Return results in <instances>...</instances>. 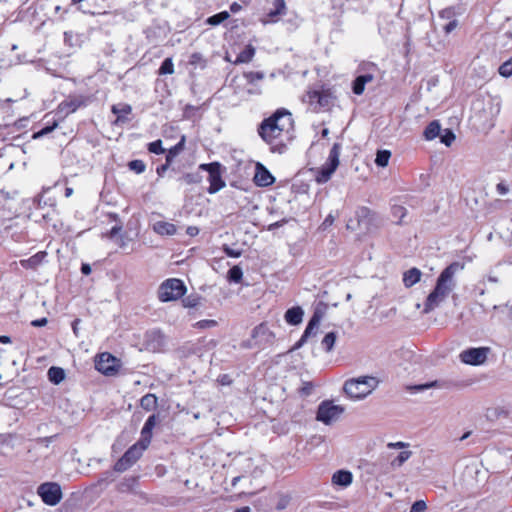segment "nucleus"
Wrapping results in <instances>:
<instances>
[{
	"label": "nucleus",
	"instance_id": "f257e3e1",
	"mask_svg": "<svg viewBox=\"0 0 512 512\" xmlns=\"http://www.w3.org/2000/svg\"><path fill=\"white\" fill-rule=\"evenodd\" d=\"M295 121L292 113L284 107L277 108L265 117L257 127L258 136L271 152L282 154L294 139Z\"/></svg>",
	"mask_w": 512,
	"mask_h": 512
},
{
	"label": "nucleus",
	"instance_id": "f03ea898",
	"mask_svg": "<svg viewBox=\"0 0 512 512\" xmlns=\"http://www.w3.org/2000/svg\"><path fill=\"white\" fill-rule=\"evenodd\" d=\"M337 99L335 88L323 83L308 86L301 96V102L309 111L316 114L332 111Z\"/></svg>",
	"mask_w": 512,
	"mask_h": 512
},
{
	"label": "nucleus",
	"instance_id": "7ed1b4c3",
	"mask_svg": "<svg viewBox=\"0 0 512 512\" xmlns=\"http://www.w3.org/2000/svg\"><path fill=\"white\" fill-rule=\"evenodd\" d=\"M460 268L458 262H453L448 265L439 275L435 288L427 296L424 303V313L433 311L439 304L448 296L454 287V275Z\"/></svg>",
	"mask_w": 512,
	"mask_h": 512
},
{
	"label": "nucleus",
	"instance_id": "20e7f679",
	"mask_svg": "<svg viewBox=\"0 0 512 512\" xmlns=\"http://www.w3.org/2000/svg\"><path fill=\"white\" fill-rule=\"evenodd\" d=\"M378 385L375 377L362 376L349 379L344 384V392L351 399H362L369 395Z\"/></svg>",
	"mask_w": 512,
	"mask_h": 512
},
{
	"label": "nucleus",
	"instance_id": "39448f33",
	"mask_svg": "<svg viewBox=\"0 0 512 512\" xmlns=\"http://www.w3.org/2000/svg\"><path fill=\"white\" fill-rule=\"evenodd\" d=\"M341 145L334 143L330 149L327 161L319 168L312 169L317 184L328 182L340 164Z\"/></svg>",
	"mask_w": 512,
	"mask_h": 512
},
{
	"label": "nucleus",
	"instance_id": "423d86ee",
	"mask_svg": "<svg viewBox=\"0 0 512 512\" xmlns=\"http://www.w3.org/2000/svg\"><path fill=\"white\" fill-rule=\"evenodd\" d=\"M187 292L184 282L178 278H168L158 287L157 297L159 301L166 303L182 298Z\"/></svg>",
	"mask_w": 512,
	"mask_h": 512
},
{
	"label": "nucleus",
	"instance_id": "0eeeda50",
	"mask_svg": "<svg viewBox=\"0 0 512 512\" xmlns=\"http://www.w3.org/2000/svg\"><path fill=\"white\" fill-rule=\"evenodd\" d=\"M199 169L208 173L209 187L207 192L209 194H215L226 186V182L222 177L224 167L220 162L202 163L199 165Z\"/></svg>",
	"mask_w": 512,
	"mask_h": 512
},
{
	"label": "nucleus",
	"instance_id": "6e6552de",
	"mask_svg": "<svg viewBox=\"0 0 512 512\" xmlns=\"http://www.w3.org/2000/svg\"><path fill=\"white\" fill-rule=\"evenodd\" d=\"M120 368V359L109 352H102L95 357V369L105 376H115Z\"/></svg>",
	"mask_w": 512,
	"mask_h": 512
},
{
	"label": "nucleus",
	"instance_id": "1a4fd4ad",
	"mask_svg": "<svg viewBox=\"0 0 512 512\" xmlns=\"http://www.w3.org/2000/svg\"><path fill=\"white\" fill-rule=\"evenodd\" d=\"M37 494L48 506L57 505L62 499V490L56 482H45L38 486Z\"/></svg>",
	"mask_w": 512,
	"mask_h": 512
},
{
	"label": "nucleus",
	"instance_id": "9d476101",
	"mask_svg": "<svg viewBox=\"0 0 512 512\" xmlns=\"http://www.w3.org/2000/svg\"><path fill=\"white\" fill-rule=\"evenodd\" d=\"M144 448L133 444L128 450L119 458L113 466L114 471L122 473L132 467L143 455Z\"/></svg>",
	"mask_w": 512,
	"mask_h": 512
},
{
	"label": "nucleus",
	"instance_id": "9b49d317",
	"mask_svg": "<svg viewBox=\"0 0 512 512\" xmlns=\"http://www.w3.org/2000/svg\"><path fill=\"white\" fill-rule=\"evenodd\" d=\"M343 411V407L334 405L332 401L325 400L318 406L316 419L325 424H330L332 421L336 420Z\"/></svg>",
	"mask_w": 512,
	"mask_h": 512
},
{
	"label": "nucleus",
	"instance_id": "f8f14e48",
	"mask_svg": "<svg viewBox=\"0 0 512 512\" xmlns=\"http://www.w3.org/2000/svg\"><path fill=\"white\" fill-rule=\"evenodd\" d=\"M89 101V97L83 95H69L58 104L57 112L63 116H68L76 112L80 107L86 106Z\"/></svg>",
	"mask_w": 512,
	"mask_h": 512
},
{
	"label": "nucleus",
	"instance_id": "ddd939ff",
	"mask_svg": "<svg viewBox=\"0 0 512 512\" xmlns=\"http://www.w3.org/2000/svg\"><path fill=\"white\" fill-rule=\"evenodd\" d=\"M489 352V347L469 348L462 351L459 358L465 364L478 366L485 363Z\"/></svg>",
	"mask_w": 512,
	"mask_h": 512
},
{
	"label": "nucleus",
	"instance_id": "4468645a",
	"mask_svg": "<svg viewBox=\"0 0 512 512\" xmlns=\"http://www.w3.org/2000/svg\"><path fill=\"white\" fill-rule=\"evenodd\" d=\"M274 181L275 178L270 171L263 164L257 163L253 177L254 184L258 187H268L271 186Z\"/></svg>",
	"mask_w": 512,
	"mask_h": 512
},
{
	"label": "nucleus",
	"instance_id": "2eb2a0df",
	"mask_svg": "<svg viewBox=\"0 0 512 512\" xmlns=\"http://www.w3.org/2000/svg\"><path fill=\"white\" fill-rule=\"evenodd\" d=\"M358 226L364 227L369 230L372 226H375L376 213L368 207L362 206L356 210L355 213Z\"/></svg>",
	"mask_w": 512,
	"mask_h": 512
},
{
	"label": "nucleus",
	"instance_id": "dca6fc26",
	"mask_svg": "<svg viewBox=\"0 0 512 512\" xmlns=\"http://www.w3.org/2000/svg\"><path fill=\"white\" fill-rule=\"evenodd\" d=\"M111 112L116 115L113 124L118 126L129 121L128 116L132 113V107L127 103L112 105Z\"/></svg>",
	"mask_w": 512,
	"mask_h": 512
},
{
	"label": "nucleus",
	"instance_id": "f3484780",
	"mask_svg": "<svg viewBox=\"0 0 512 512\" xmlns=\"http://www.w3.org/2000/svg\"><path fill=\"white\" fill-rule=\"evenodd\" d=\"M251 337L252 339H262L269 342L275 339V333L269 329L267 322H261L254 327Z\"/></svg>",
	"mask_w": 512,
	"mask_h": 512
},
{
	"label": "nucleus",
	"instance_id": "a211bd4d",
	"mask_svg": "<svg viewBox=\"0 0 512 512\" xmlns=\"http://www.w3.org/2000/svg\"><path fill=\"white\" fill-rule=\"evenodd\" d=\"M47 255L48 254L46 251H39L36 254L29 257L28 259L20 260V265L24 269L35 270L38 268V266H40L43 263V261L46 259Z\"/></svg>",
	"mask_w": 512,
	"mask_h": 512
},
{
	"label": "nucleus",
	"instance_id": "6ab92c4d",
	"mask_svg": "<svg viewBox=\"0 0 512 512\" xmlns=\"http://www.w3.org/2000/svg\"><path fill=\"white\" fill-rule=\"evenodd\" d=\"M374 80L372 74H364L357 76L352 83V91L355 95H362L365 90V85Z\"/></svg>",
	"mask_w": 512,
	"mask_h": 512
},
{
	"label": "nucleus",
	"instance_id": "aec40b11",
	"mask_svg": "<svg viewBox=\"0 0 512 512\" xmlns=\"http://www.w3.org/2000/svg\"><path fill=\"white\" fill-rule=\"evenodd\" d=\"M353 475L348 470H338L332 476L333 485L347 487L352 483Z\"/></svg>",
	"mask_w": 512,
	"mask_h": 512
},
{
	"label": "nucleus",
	"instance_id": "412c9836",
	"mask_svg": "<svg viewBox=\"0 0 512 512\" xmlns=\"http://www.w3.org/2000/svg\"><path fill=\"white\" fill-rule=\"evenodd\" d=\"M422 272L416 268H410L409 270L403 273V284L406 288H410L416 283H418L421 279Z\"/></svg>",
	"mask_w": 512,
	"mask_h": 512
},
{
	"label": "nucleus",
	"instance_id": "4be33fe9",
	"mask_svg": "<svg viewBox=\"0 0 512 512\" xmlns=\"http://www.w3.org/2000/svg\"><path fill=\"white\" fill-rule=\"evenodd\" d=\"M319 322H320V316L315 313L312 318L310 319L306 329L304 330V333L303 335L301 336L300 340L297 342L296 344V347H300L302 346L306 340L308 339V337L312 334H314V329H316L319 325Z\"/></svg>",
	"mask_w": 512,
	"mask_h": 512
},
{
	"label": "nucleus",
	"instance_id": "5701e85b",
	"mask_svg": "<svg viewBox=\"0 0 512 512\" xmlns=\"http://www.w3.org/2000/svg\"><path fill=\"white\" fill-rule=\"evenodd\" d=\"M303 310L300 306L289 308L284 315L285 321L290 325H298L303 319Z\"/></svg>",
	"mask_w": 512,
	"mask_h": 512
},
{
	"label": "nucleus",
	"instance_id": "b1692460",
	"mask_svg": "<svg viewBox=\"0 0 512 512\" xmlns=\"http://www.w3.org/2000/svg\"><path fill=\"white\" fill-rule=\"evenodd\" d=\"M154 231L159 235L172 236L176 234L177 228L173 223L167 221H158L153 226Z\"/></svg>",
	"mask_w": 512,
	"mask_h": 512
},
{
	"label": "nucleus",
	"instance_id": "393cba45",
	"mask_svg": "<svg viewBox=\"0 0 512 512\" xmlns=\"http://www.w3.org/2000/svg\"><path fill=\"white\" fill-rule=\"evenodd\" d=\"M255 52H256V50H255L254 46H252L251 44H248V45H246L244 50L241 51L237 55V57L233 63L235 65L242 64V63H249L254 58Z\"/></svg>",
	"mask_w": 512,
	"mask_h": 512
},
{
	"label": "nucleus",
	"instance_id": "a878e982",
	"mask_svg": "<svg viewBox=\"0 0 512 512\" xmlns=\"http://www.w3.org/2000/svg\"><path fill=\"white\" fill-rule=\"evenodd\" d=\"M185 142H186V136L182 135L179 142L176 143L174 146L168 149L165 160L168 163H172L174 161V158L184 150L185 148Z\"/></svg>",
	"mask_w": 512,
	"mask_h": 512
},
{
	"label": "nucleus",
	"instance_id": "bb28decb",
	"mask_svg": "<svg viewBox=\"0 0 512 512\" xmlns=\"http://www.w3.org/2000/svg\"><path fill=\"white\" fill-rule=\"evenodd\" d=\"M274 9L270 10L267 14L269 21L274 22L276 18L280 15H284L286 13V3L285 0H274L273 2Z\"/></svg>",
	"mask_w": 512,
	"mask_h": 512
},
{
	"label": "nucleus",
	"instance_id": "cd10ccee",
	"mask_svg": "<svg viewBox=\"0 0 512 512\" xmlns=\"http://www.w3.org/2000/svg\"><path fill=\"white\" fill-rule=\"evenodd\" d=\"M158 399L155 394L147 393L140 399V407L145 411L154 410L157 407Z\"/></svg>",
	"mask_w": 512,
	"mask_h": 512
},
{
	"label": "nucleus",
	"instance_id": "c85d7f7f",
	"mask_svg": "<svg viewBox=\"0 0 512 512\" xmlns=\"http://www.w3.org/2000/svg\"><path fill=\"white\" fill-rule=\"evenodd\" d=\"M48 379L53 384H59L65 379L64 369L57 366H52L48 369L47 372Z\"/></svg>",
	"mask_w": 512,
	"mask_h": 512
},
{
	"label": "nucleus",
	"instance_id": "c756f323",
	"mask_svg": "<svg viewBox=\"0 0 512 512\" xmlns=\"http://www.w3.org/2000/svg\"><path fill=\"white\" fill-rule=\"evenodd\" d=\"M441 126L437 120L431 121L425 128L423 136L426 140H433L440 134Z\"/></svg>",
	"mask_w": 512,
	"mask_h": 512
},
{
	"label": "nucleus",
	"instance_id": "7c9ffc66",
	"mask_svg": "<svg viewBox=\"0 0 512 512\" xmlns=\"http://www.w3.org/2000/svg\"><path fill=\"white\" fill-rule=\"evenodd\" d=\"M189 65H191L193 68H200L204 69L207 66V60L203 57V55L199 52H194L190 55Z\"/></svg>",
	"mask_w": 512,
	"mask_h": 512
},
{
	"label": "nucleus",
	"instance_id": "2f4dec72",
	"mask_svg": "<svg viewBox=\"0 0 512 512\" xmlns=\"http://www.w3.org/2000/svg\"><path fill=\"white\" fill-rule=\"evenodd\" d=\"M391 215L395 219V223L401 225L402 219L407 215V209L401 205H393L391 207Z\"/></svg>",
	"mask_w": 512,
	"mask_h": 512
},
{
	"label": "nucleus",
	"instance_id": "473e14b6",
	"mask_svg": "<svg viewBox=\"0 0 512 512\" xmlns=\"http://www.w3.org/2000/svg\"><path fill=\"white\" fill-rule=\"evenodd\" d=\"M391 158L389 150H378L375 158V164L379 167H386Z\"/></svg>",
	"mask_w": 512,
	"mask_h": 512
},
{
	"label": "nucleus",
	"instance_id": "72a5a7b5",
	"mask_svg": "<svg viewBox=\"0 0 512 512\" xmlns=\"http://www.w3.org/2000/svg\"><path fill=\"white\" fill-rule=\"evenodd\" d=\"M230 17V14L227 11H222L217 14H214L207 18L206 23L211 26H217L222 22L226 21Z\"/></svg>",
	"mask_w": 512,
	"mask_h": 512
},
{
	"label": "nucleus",
	"instance_id": "f704fd0d",
	"mask_svg": "<svg viewBox=\"0 0 512 512\" xmlns=\"http://www.w3.org/2000/svg\"><path fill=\"white\" fill-rule=\"evenodd\" d=\"M152 435H153L152 430H148V429L142 427V429H141V437L136 442V444L141 446L142 448H144L146 450L149 447L150 443H151Z\"/></svg>",
	"mask_w": 512,
	"mask_h": 512
},
{
	"label": "nucleus",
	"instance_id": "c9c22d12",
	"mask_svg": "<svg viewBox=\"0 0 512 512\" xmlns=\"http://www.w3.org/2000/svg\"><path fill=\"white\" fill-rule=\"evenodd\" d=\"M242 278H243V272H242V269L238 265H235L229 269V271H228L229 281L234 282V283H239V282H241Z\"/></svg>",
	"mask_w": 512,
	"mask_h": 512
},
{
	"label": "nucleus",
	"instance_id": "e433bc0d",
	"mask_svg": "<svg viewBox=\"0 0 512 512\" xmlns=\"http://www.w3.org/2000/svg\"><path fill=\"white\" fill-rule=\"evenodd\" d=\"M174 73V64H173V61H172V58H166L159 70H158V74L159 75H166V74H173Z\"/></svg>",
	"mask_w": 512,
	"mask_h": 512
},
{
	"label": "nucleus",
	"instance_id": "4c0bfd02",
	"mask_svg": "<svg viewBox=\"0 0 512 512\" xmlns=\"http://www.w3.org/2000/svg\"><path fill=\"white\" fill-rule=\"evenodd\" d=\"M336 341V334L334 332L327 333L323 340H322V346L326 351H331Z\"/></svg>",
	"mask_w": 512,
	"mask_h": 512
},
{
	"label": "nucleus",
	"instance_id": "58836bf2",
	"mask_svg": "<svg viewBox=\"0 0 512 512\" xmlns=\"http://www.w3.org/2000/svg\"><path fill=\"white\" fill-rule=\"evenodd\" d=\"M147 150L153 154H163L165 149L162 146V140L158 139L147 144Z\"/></svg>",
	"mask_w": 512,
	"mask_h": 512
},
{
	"label": "nucleus",
	"instance_id": "ea45409f",
	"mask_svg": "<svg viewBox=\"0 0 512 512\" xmlns=\"http://www.w3.org/2000/svg\"><path fill=\"white\" fill-rule=\"evenodd\" d=\"M244 78L250 84L260 81L264 78V73L261 71H249L244 73Z\"/></svg>",
	"mask_w": 512,
	"mask_h": 512
},
{
	"label": "nucleus",
	"instance_id": "a19ab883",
	"mask_svg": "<svg viewBox=\"0 0 512 512\" xmlns=\"http://www.w3.org/2000/svg\"><path fill=\"white\" fill-rule=\"evenodd\" d=\"M128 167L130 170L134 171L135 173L141 174L145 171L146 164L144 163V161L136 159V160L130 161L128 163Z\"/></svg>",
	"mask_w": 512,
	"mask_h": 512
},
{
	"label": "nucleus",
	"instance_id": "79ce46f5",
	"mask_svg": "<svg viewBox=\"0 0 512 512\" xmlns=\"http://www.w3.org/2000/svg\"><path fill=\"white\" fill-rule=\"evenodd\" d=\"M498 72L506 78L512 75V57L500 65Z\"/></svg>",
	"mask_w": 512,
	"mask_h": 512
},
{
	"label": "nucleus",
	"instance_id": "37998d69",
	"mask_svg": "<svg viewBox=\"0 0 512 512\" xmlns=\"http://www.w3.org/2000/svg\"><path fill=\"white\" fill-rule=\"evenodd\" d=\"M182 180L188 184H198L201 182L202 177L198 173H186L182 176Z\"/></svg>",
	"mask_w": 512,
	"mask_h": 512
},
{
	"label": "nucleus",
	"instance_id": "c03bdc74",
	"mask_svg": "<svg viewBox=\"0 0 512 512\" xmlns=\"http://www.w3.org/2000/svg\"><path fill=\"white\" fill-rule=\"evenodd\" d=\"M411 451H402L400 452V454L391 461V465L392 466H401L404 462H406L410 456H411Z\"/></svg>",
	"mask_w": 512,
	"mask_h": 512
},
{
	"label": "nucleus",
	"instance_id": "a18cd8bd",
	"mask_svg": "<svg viewBox=\"0 0 512 512\" xmlns=\"http://www.w3.org/2000/svg\"><path fill=\"white\" fill-rule=\"evenodd\" d=\"M217 324L218 323H217L216 320L204 319V320H200V321L196 322L195 324H193V327L202 330V329H208V328L216 327Z\"/></svg>",
	"mask_w": 512,
	"mask_h": 512
},
{
	"label": "nucleus",
	"instance_id": "49530a36",
	"mask_svg": "<svg viewBox=\"0 0 512 512\" xmlns=\"http://www.w3.org/2000/svg\"><path fill=\"white\" fill-rule=\"evenodd\" d=\"M222 250L228 257L239 258L242 255L241 249H233L227 244L222 246Z\"/></svg>",
	"mask_w": 512,
	"mask_h": 512
},
{
	"label": "nucleus",
	"instance_id": "de8ad7c7",
	"mask_svg": "<svg viewBox=\"0 0 512 512\" xmlns=\"http://www.w3.org/2000/svg\"><path fill=\"white\" fill-rule=\"evenodd\" d=\"M58 126V122L57 121H54L51 125H47L45 127H43L40 131L36 132L34 135H33V138H39V137H42L44 135H47L49 133H51L56 127Z\"/></svg>",
	"mask_w": 512,
	"mask_h": 512
},
{
	"label": "nucleus",
	"instance_id": "09e8293b",
	"mask_svg": "<svg viewBox=\"0 0 512 512\" xmlns=\"http://www.w3.org/2000/svg\"><path fill=\"white\" fill-rule=\"evenodd\" d=\"M314 389V384L310 381H304L302 386L299 388V394L301 396H309Z\"/></svg>",
	"mask_w": 512,
	"mask_h": 512
},
{
	"label": "nucleus",
	"instance_id": "8fccbe9b",
	"mask_svg": "<svg viewBox=\"0 0 512 512\" xmlns=\"http://www.w3.org/2000/svg\"><path fill=\"white\" fill-rule=\"evenodd\" d=\"M159 422V417L156 415V414H152L150 415L146 422L144 423V428L148 429V430H152L154 429V427L156 426V424Z\"/></svg>",
	"mask_w": 512,
	"mask_h": 512
},
{
	"label": "nucleus",
	"instance_id": "3c124183",
	"mask_svg": "<svg viewBox=\"0 0 512 512\" xmlns=\"http://www.w3.org/2000/svg\"><path fill=\"white\" fill-rule=\"evenodd\" d=\"M454 139V133L450 130H447L446 134L441 137V142L444 143L446 146H450Z\"/></svg>",
	"mask_w": 512,
	"mask_h": 512
},
{
	"label": "nucleus",
	"instance_id": "603ef678",
	"mask_svg": "<svg viewBox=\"0 0 512 512\" xmlns=\"http://www.w3.org/2000/svg\"><path fill=\"white\" fill-rule=\"evenodd\" d=\"M425 510L426 503L423 500L416 501L411 507V512H423Z\"/></svg>",
	"mask_w": 512,
	"mask_h": 512
},
{
	"label": "nucleus",
	"instance_id": "864d4df0",
	"mask_svg": "<svg viewBox=\"0 0 512 512\" xmlns=\"http://www.w3.org/2000/svg\"><path fill=\"white\" fill-rule=\"evenodd\" d=\"M122 231L121 225H115L113 226L107 233L106 237L109 239L115 238L120 232Z\"/></svg>",
	"mask_w": 512,
	"mask_h": 512
},
{
	"label": "nucleus",
	"instance_id": "5fc2aeb1",
	"mask_svg": "<svg viewBox=\"0 0 512 512\" xmlns=\"http://www.w3.org/2000/svg\"><path fill=\"white\" fill-rule=\"evenodd\" d=\"M439 16L441 18L450 19V18L455 16V10H454L453 7H449V8L443 9L442 11H440Z\"/></svg>",
	"mask_w": 512,
	"mask_h": 512
},
{
	"label": "nucleus",
	"instance_id": "6e6d98bb",
	"mask_svg": "<svg viewBox=\"0 0 512 512\" xmlns=\"http://www.w3.org/2000/svg\"><path fill=\"white\" fill-rule=\"evenodd\" d=\"M458 26V21L453 19L443 26V31L446 34L451 33Z\"/></svg>",
	"mask_w": 512,
	"mask_h": 512
},
{
	"label": "nucleus",
	"instance_id": "4d7b16f0",
	"mask_svg": "<svg viewBox=\"0 0 512 512\" xmlns=\"http://www.w3.org/2000/svg\"><path fill=\"white\" fill-rule=\"evenodd\" d=\"M171 164H172V163H168V162H166V161H165V163H164V164H162V165L158 166V167H157V169H156V173H157V175H158L159 177H163V176H164V174H165V172L169 169V167H170V165H171Z\"/></svg>",
	"mask_w": 512,
	"mask_h": 512
},
{
	"label": "nucleus",
	"instance_id": "13d9d810",
	"mask_svg": "<svg viewBox=\"0 0 512 512\" xmlns=\"http://www.w3.org/2000/svg\"><path fill=\"white\" fill-rule=\"evenodd\" d=\"M290 501V498L288 496H283L280 498L279 502L277 503L276 508L278 510L285 509Z\"/></svg>",
	"mask_w": 512,
	"mask_h": 512
},
{
	"label": "nucleus",
	"instance_id": "bf43d9fd",
	"mask_svg": "<svg viewBox=\"0 0 512 512\" xmlns=\"http://www.w3.org/2000/svg\"><path fill=\"white\" fill-rule=\"evenodd\" d=\"M496 190H497V192L499 194L505 195V194L508 193L509 188H508V186L504 182H500V183L497 184Z\"/></svg>",
	"mask_w": 512,
	"mask_h": 512
},
{
	"label": "nucleus",
	"instance_id": "052dcab7",
	"mask_svg": "<svg viewBox=\"0 0 512 512\" xmlns=\"http://www.w3.org/2000/svg\"><path fill=\"white\" fill-rule=\"evenodd\" d=\"M47 323H48L47 318L43 317V318H40V319L33 320L31 322V325L34 326V327H43V326H46Z\"/></svg>",
	"mask_w": 512,
	"mask_h": 512
},
{
	"label": "nucleus",
	"instance_id": "680f3d73",
	"mask_svg": "<svg viewBox=\"0 0 512 512\" xmlns=\"http://www.w3.org/2000/svg\"><path fill=\"white\" fill-rule=\"evenodd\" d=\"M184 307H195L198 304L197 299L186 298L182 300Z\"/></svg>",
	"mask_w": 512,
	"mask_h": 512
},
{
	"label": "nucleus",
	"instance_id": "e2e57ef3",
	"mask_svg": "<svg viewBox=\"0 0 512 512\" xmlns=\"http://www.w3.org/2000/svg\"><path fill=\"white\" fill-rule=\"evenodd\" d=\"M389 448H405L408 447L407 443L404 442H395V443H388L387 445Z\"/></svg>",
	"mask_w": 512,
	"mask_h": 512
},
{
	"label": "nucleus",
	"instance_id": "0e129e2a",
	"mask_svg": "<svg viewBox=\"0 0 512 512\" xmlns=\"http://www.w3.org/2000/svg\"><path fill=\"white\" fill-rule=\"evenodd\" d=\"M81 272L84 275H89L91 273V266L88 263H83L81 265Z\"/></svg>",
	"mask_w": 512,
	"mask_h": 512
},
{
	"label": "nucleus",
	"instance_id": "69168bd1",
	"mask_svg": "<svg viewBox=\"0 0 512 512\" xmlns=\"http://www.w3.org/2000/svg\"><path fill=\"white\" fill-rule=\"evenodd\" d=\"M219 382L223 385H229L231 383L230 377L228 375L219 376Z\"/></svg>",
	"mask_w": 512,
	"mask_h": 512
},
{
	"label": "nucleus",
	"instance_id": "338daca9",
	"mask_svg": "<svg viewBox=\"0 0 512 512\" xmlns=\"http://www.w3.org/2000/svg\"><path fill=\"white\" fill-rule=\"evenodd\" d=\"M241 9H242V6H241L239 3H237V2H234V3H232V4L230 5V11H231L232 13H237V12H239Z\"/></svg>",
	"mask_w": 512,
	"mask_h": 512
},
{
	"label": "nucleus",
	"instance_id": "774afa93",
	"mask_svg": "<svg viewBox=\"0 0 512 512\" xmlns=\"http://www.w3.org/2000/svg\"><path fill=\"white\" fill-rule=\"evenodd\" d=\"M250 507L248 506H243V507H240V508H237L234 512H250Z\"/></svg>",
	"mask_w": 512,
	"mask_h": 512
}]
</instances>
